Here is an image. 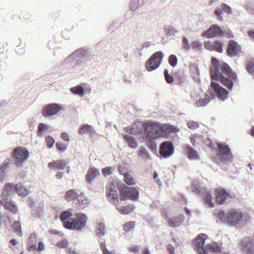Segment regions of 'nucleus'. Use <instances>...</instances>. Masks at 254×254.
<instances>
[{"instance_id":"4468645a","label":"nucleus","mask_w":254,"mask_h":254,"mask_svg":"<svg viewBox=\"0 0 254 254\" xmlns=\"http://www.w3.org/2000/svg\"><path fill=\"white\" fill-rule=\"evenodd\" d=\"M74 214L73 209L72 208H68L61 213L60 218L65 228L68 229L66 225L69 223H71Z\"/></svg>"},{"instance_id":"4be33fe9","label":"nucleus","mask_w":254,"mask_h":254,"mask_svg":"<svg viewBox=\"0 0 254 254\" xmlns=\"http://www.w3.org/2000/svg\"><path fill=\"white\" fill-rule=\"evenodd\" d=\"M214 12L217 16H221L223 12L229 15L232 14V9L229 5L222 3L219 7H216Z\"/></svg>"},{"instance_id":"9d476101","label":"nucleus","mask_w":254,"mask_h":254,"mask_svg":"<svg viewBox=\"0 0 254 254\" xmlns=\"http://www.w3.org/2000/svg\"><path fill=\"white\" fill-rule=\"evenodd\" d=\"M118 196L117 192L112 188V199L114 203L116 205V208L120 212L124 215H127L131 213L135 208V206L132 204L127 205L126 206H119L118 204Z\"/></svg>"},{"instance_id":"6e6552de","label":"nucleus","mask_w":254,"mask_h":254,"mask_svg":"<svg viewBox=\"0 0 254 254\" xmlns=\"http://www.w3.org/2000/svg\"><path fill=\"white\" fill-rule=\"evenodd\" d=\"M218 158L224 163L232 162V156L229 147L228 145H224L221 143L218 144Z\"/></svg>"},{"instance_id":"473e14b6","label":"nucleus","mask_w":254,"mask_h":254,"mask_svg":"<svg viewBox=\"0 0 254 254\" xmlns=\"http://www.w3.org/2000/svg\"><path fill=\"white\" fill-rule=\"evenodd\" d=\"M70 91L74 94L80 96H83L85 94L84 86L83 85H79L70 88Z\"/></svg>"},{"instance_id":"5fc2aeb1","label":"nucleus","mask_w":254,"mask_h":254,"mask_svg":"<svg viewBox=\"0 0 254 254\" xmlns=\"http://www.w3.org/2000/svg\"><path fill=\"white\" fill-rule=\"evenodd\" d=\"M44 213V211L42 210L41 209H38L36 210L34 213V215L35 217L40 218L43 216Z\"/></svg>"},{"instance_id":"aec40b11","label":"nucleus","mask_w":254,"mask_h":254,"mask_svg":"<svg viewBox=\"0 0 254 254\" xmlns=\"http://www.w3.org/2000/svg\"><path fill=\"white\" fill-rule=\"evenodd\" d=\"M185 220V216L183 215L170 218L168 221L169 226L176 228L181 226Z\"/></svg>"},{"instance_id":"0e129e2a","label":"nucleus","mask_w":254,"mask_h":254,"mask_svg":"<svg viewBox=\"0 0 254 254\" xmlns=\"http://www.w3.org/2000/svg\"><path fill=\"white\" fill-rule=\"evenodd\" d=\"M167 250L170 254H174L175 253V249L174 247L171 244L168 245Z\"/></svg>"},{"instance_id":"864d4df0","label":"nucleus","mask_w":254,"mask_h":254,"mask_svg":"<svg viewBox=\"0 0 254 254\" xmlns=\"http://www.w3.org/2000/svg\"><path fill=\"white\" fill-rule=\"evenodd\" d=\"M101 247L103 252V254H111V253L107 249L105 243L102 242L101 243Z\"/></svg>"},{"instance_id":"f3484780","label":"nucleus","mask_w":254,"mask_h":254,"mask_svg":"<svg viewBox=\"0 0 254 254\" xmlns=\"http://www.w3.org/2000/svg\"><path fill=\"white\" fill-rule=\"evenodd\" d=\"M241 47L238 43L233 40H230L228 44L227 53L230 57H234L241 52Z\"/></svg>"},{"instance_id":"a878e982","label":"nucleus","mask_w":254,"mask_h":254,"mask_svg":"<svg viewBox=\"0 0 254 254\" xmlns=\"http://www.w3.org/2000/svg\"><path fill=\"white\" fill-rule=\"evenodd\" d=\"M15 190L18 195L21 196H25L30 193L29 188L21 184H17L15 186Z\"/></svg>"},{"instance_id":"20e7f679","label":"nucleus","mask_w":254,"mask_h":254,"mask_svg":"<svg viewBox=\"0 0 254 254\" xmlns=\"http://www.w3.org/2000/svg\"><path fill=\"white\" fill-rule=\"evenodd\" d=\"M207 236L205 234L201 233L196 238L194 247L199 254H228L222 252V247L218 244L214 243L212 245L204 246Z\"/></svg>"},{"instance_id":"7c9ffc66","label":"nucleus","mask_w":254,"mask_h":254,"mask_svg":"<svg viewBox=\"0 0 254 254\" xmlns=\"http://www.w3.org/2000/svg\"><path fill=\"white\" fill-rule=\"evenodd\" d=\"M78 195V192L76 190H70L65 193L64 198L67 201L70 202L77 198Z\"/></svg>"},{"instance_id":"b1692460","label":"nucleus","mask_w":254,"mask_h":254,"mask_svg":"<svg viewBox=\"0 0 254 254\" xmlns=\"http://www.w3.org/2000/svg\"><path fill=\"white\" fill-rule=\"evenodd\" d=\"M100 172L98 169L95 167H92L90 168L87 172L86 178L87 181L89 184H91L93 182L94 179L99 176Z\"/></svg>"},{"instance_id":"a18cd8bd","label":"nucleus","mask_w":254,"mask_h":254,"mask_svg":"<svg viewBox=\"0 0 254 254\" xmlns=\"http://www.w3.org/2000/svg\"><path fill=\"white\" fill-rule=\"evenodd\" d=\"M188 127L190 129H195L199 127V123L197 122L189 121L187 123Z\"/></svg>"},{"instance_id":"8fccbe9b","label":"nucleus","mask_w":254,"mask_h":254,"mask_svg":"<svg viewBox=\"0 0 254 254\" xmlns=\"http://www.w3.org/2000/svg\"><path fill=\"white\" fill-rule=\"evenodd\" d=\"M102 173L105 177H107L111 174V168L110 167H105L102 169Z\"/></svg>"},{"instance_id":"c03bdc74","label":"nucleus","mask_w":254,"mask_h":254,"mask_svg":"<svg viewBox=\"0 0 254 254\" xmlns=\"http://www.w3.org/2000/svg\"><path fill=\"white\" fill-rule=\"evenodd\" d=\"M46 141L47 145L49 148H52L55 143V139L50 135L46 136Z\"/></svg>"},{"instance_id":"6e6d98bb","label":"nucleus","mask_w":254,"mask_h":254,"mask_svg":"<svg viewBox=\"0 0 254 254\" xmlns=\"http://www.w3.org/2000/svg\"><path fill=\"white\" fill-rule=\"evenodd\" d=\"M61 137L64 140L68 142L69 141V136L67 132H63L61 134Z\"/></svg>"},{"instance_id":"1a4fd4ad","label":"nucleus","mask_w":254,"mask_h":254,"mask_svg":"<svg viewBox=\"0 0 254 254\" xmlns=\"http://www.w3.org/2000/svg\"><path fill=\"white\" fill-rule=\"evenodd\" d=\"M12 154L17 165L26 161L30 157L28 151L26 148L22 147L15 148Z\"/></svg>"},{"instance_id":"9b49d317","label":"nucleus","mask_w":254,"mask_h":254,"mask_svg":"<svg viewBox=\"0 0 254 254\" xmlns=\"http://www.w3.org/2000/svg\"><path fill=\"white\" fill-rule=\"evenodd\" d=\"M160 158H167L172 155L174 152L173 143L169 141H164L160 146Z\"/></svg>"},{"instance_id":"a211bd4d","label":"nucleus","mask_w":254,"mask_h":254,"mask_svg":"<svg viewBox=\"0 0 254 254\" xmlns=\"http://www.w3.org/2000/svg\"><path fill=\"white\" fill-rule=\"evenodd\" d=\"M204 47L209 51H216L219 53H222L223 43L220 41H217L211 43L210 41H206L204 43Z\"/></svg>"},{"instance_id":"09e8293b","label":"nucleus","mask_w":254,"mask_h":254,"mask_svg":"<svg viewBox=\"0 0 254 254\" xmlns=\"http://www.w3.org/2000/svg\"><path fill=\"white\" fill-rule=\"evenodd\" d=\"M183 43L184 48L187 51H189L191 48V45L190 44L189 40L186 37H183Z\"/></svg>"},{"instance_id":"2f4dec72","label":"nucleus","mask_w":254,"mask_h":254,"mask_svg":"<svg viewBox=\"0 0 254 254\" xmlns=\"http://www.w3.org/2000/svg\"><path fill=\"white\" fill-rule=\"evenodd\" d=\"M13 192V186L11 184H6L5 187L2 190L1 197L2 199H4L8 196H10Z\"/></svg>"},{"instance_id":"58836bf2","label":"nucleus","mask_w":254,"mask_h":254,"mask_svg":"<svg viewBox=\"0 0 254 254\" xmlns=\"http://www.w3.org/2000/svg\"><path fill=\"white\" fill-rule=\"evenodd\" d=\"M134 225L135 222L134 221L127 222L123 226L124 230L127 233H129L133 229Z\"/></svg>"},{"instance_id":"4d7b16f0","label":"nucleus","mask_w":254,"mask_h":254,"mask_svg":"<svg viewBox=\"0 0 254 254\" xmlns=\"http://www.w3.org/2000/svg\"><path fill=\"white\" fill-rule=\"evenodd\" d=\"M192 189L193 191L195 192L196 193H198L201 191V190H199V187L198 186V185L195 182H193L192 185Z\"/></svg>"},{"instance_id":"4c0bfd02","label":"nucleus","mask_w":254,"mask_h":254,"mask_svg":"<svg viewBox=\"0 0 254 254\" xmlns=\"http://www.w3.org/2000/svg\"><path fill=\"white\" fill-rule=\"evenodd\" d=\"M204 199L205 203L209 205L211 207H213L214 206V203L212 202V194L209 192H207L206 193L205 196L204 197Z\"/></svg>"},{"instance_id":"412c9836","label":"nucleus","mask_w":254,"mask_h":254,"mask_svg":"<svg viewBox=\"0 0 254 254\" xmlns=\"http://www.w3.org/2000/svg\"><path fill=\"white\" fill-rule=\"evenodd\" d=\"M185 151L187 156L191 160H199L200 156L197 151L189 145L185 146Z\"/></svg>"},{"instance_id":"052dcab7","label":"nucleus","mask_w":254,"mask_h":254,"mask_svg":"<svg viewBox=\"0 0 254 254\" xmlns=\"http://www.w3.org/2000/svg\"><path fill=\"white\" fill-rule=\"evenodd\" d=\"M44 249H45L44 244L43 242H41L39 243L38 246L37 247H36V249H35V250H36V251H42L44 250Z\"/></svg>"},{"instance_id":"f03ea898","label":"nucleus","mask_w":254,"mask_h":254,"mask_svg":"<svg viewBox=\"0 0 254 254\" xmlns=\"http://www.w3.org/2000/svg\"><path fill=\"white\" fill-rule=\"evenodd\" d=\"M145 134L151 139H156L168 136L170 133L180 131L178 127L169 125H161L158 123L149 122L144 125Z\"/></svg>"},{"instance_id":"ea45409f","label":"nucleus","mask_w":254,"mask_h":254,"mask_svg":"<svg viewBox=\"0 0 254 254\" xmlns=\"http://www.w3.org/2000/svg\"><path fill=\"white\" fill-rule=\"evenodd\" d=\"M13 230L16 234L20 236L22 235L21 224L18 221H14L12 225Z\"/></svg>"},{"instance_id":"79ce46f5","label":"nucleus","mask_w":254,"mask_h":254,"mask_svg":"<svg viewBox=\"0 0 254 254\" xmlns=\"http://www.w3.org/2000/svg\"><path fill=\"white\" fill-rule=\"evenodd\" d=\"M169 64L173 67L177 65L178 63V59L175 55H171L168 58Z\"/></svg>"},{"instance_id":"39448f33","label":"nucleus","mask_w":254,"mask_h":254,"mask_svg":"<svg viewBox=\"0 0 254 254\" xmlns=\"http://www.w3.org/2000/svg\"><path fill=\"white\" fill-rule=\"evenodd\" d=\"M119 189L121 192V201L128 199L133 201L138 200L139 194V188L138 187H128L123 183L120 185Z\"/></svg>"},{"instance_id":"bb28decb","label":"nucleus","mask_w":254,"mask_h":254,"mask_svg":"<svg viewBox=\"0 0 254 254\" xmlns=\"http://www.w3.org/2000/svg\"><path fill=\"white\" fill-rule=\"evenodd\" d=\"M77 199L78 204L81 208L86 207L90 203V199L86 197L84 193L78 194Z\"/></svg>"},{"instance_id":"5701e85b","label":"nucleus","mask_w":254,"mask_h":254,"mask_svg":"<svg viewBox=\"0 0 254 254\" xmlns=\"http://www.w3.org/2000/svg\"><path fill=\"white\" fill-rule=\"evenodd\" d=\"M67 165L66 161L64 160H56L49 163L48 167L51 169L63 170Z\"/></svg>"},{"instance_id":"49530a36","label":"nucleus","mask_w":254,"mask_h":254,"mask_svg":"<svg viewBox=\"0 0 254 254\" xmlns=\"http://www.w3.org/2000/svg\"><path fill=\"white\" fill-rule=\"evenodd\" d=\"M246 68L250 74L254 75V62H251L249 63Z\"/></svg>"},{"instance_id":"a19ab883","label":"nucleus","mask_w":254,"mask_h":254,"mask_svg":"<svg viewBox=\"0 0 254 254\" xmlns=\"http://www.w3.org/2000/svg\"><path fill=\"white\" fill-rule=\"evenodd\" d=\"M166 34L168 36H174L179 33V31L172 27H166L164 28Z\"/></svg>"},{"instance_id":"c9c22d12","label":"nucleus","mask_w":254,"mask_h":254,"mask_svg":"<svg viewBox=\"0 0 254 254\" xmlns=\"http://www.w3.org/2000/svg\"><path fill=\"white\" fill-rule=\"evenodd\" d=\"M38 129L39 134L43 136L50 129V127L45 124L40 123L38 126Z\"/></svg>"},{"instance_id":"c756f323","label":"nucleus","mask_w":254,"mask_h":254,"mask_svg":"<svg viewBox=\"0 0 254 254\" xmlns=\"http://www.w3.org/2000/svg\"><path fill=\"white\" fill-rule=\"evenodd\" d=\"M145 3L144 0H130L129 9L131 11H135L136 9L140 8Z\"/></svg>"},{"instance_id":"423d86ee","label":"nucleus","mask_w":254,"mask_h":254,"mask_svg":"<svg viewBox=\"0 0 254 254\" xmlns=\"http://www.w3.org/2000/svg\"><path fill=\"white\" fill-rule=\"evenodd\" d=\"M88 218L82 213L78 212L74 214L71 223L67 225L68 230L81 231L84 229Z\"/></svg>"},{"instance_id":"cd10ccee","label":"nucleus","mask_w":254,"mask_h":254,"mask_svg":"<svg viewBox=\"0 0 254 254\" xmlns=\"http://www.w3.org/2000/svg\"><path fill=\"white\" fill-rule=\"evenodd\" d=\"M3 205L5 208L10 211L12 213L15 214L18 211L17 207L16 204L11 200L3 199Z\"/></svg>"},{"instance_id":"37998d69","label":"nucleus","mask_w":254,"mask_h":254,"mask_svg":"<svg viewBox=\"0 0 254 254\" xmlns=\"http://www.w3.org/2000/svg\"><path fill=\"white\" fill-rule=\"evenodd\" d=\"M138 155L143 158L149 159L150 158V155L148 153L147 151L144 148H141L139 149Z\"/></svg>"},{"instance_id":"69168bd1","label":"nucleus","mask_w":254,"mask_h":254,"mask_svg":"<svg viewBox=\"0 0 254 254\" xmlns=\"http://www.w3.org/2000/svg\"><path fill=\"white\" fill-rule=\"evenodd\" d=\"M67 250L68 254H79V253L74 249L68 248Z\"/></svg>"},{"instance_id":"774afa93","label":"nucleus","mask_w":254,"mask_h":254,"mask_svg":"<svg viewBox=\"0 0 254 254\" xmlns=\"http://www.w3.org/2000/svg\"><path fill=\"white\" fill-rule=\"evenodd\" d=\"M248 34L251 38L254 40V30L248 31Z\"/></svg>"},{"instance_id":"3c124183","label":"nucleus","mask_w":254,"mask_h":254,"mask_svg":"<svg viewBox=\"0 0 254 254\" xmlns=\"http://www.w3.org/2000/svg\"><path fill=\"white\" fill-rule=\"evenodd\" d=\"M8 165V163H3L2 166L0 168V179L1 180L3 178V175L5 171V168Z\"/></svg>"},{"instance_id":"0eeeda50","label":"nucleus","mask_w":254,"mask_h":254,"mask_svg":"<svg viewBox=\"0 0 254 254\" xmlns=\"http://www.w3.org/2000/svg\"><path fill=\"white\" fill-rule=\"evenodd\" d=\"M163 57L164 54L162 52H157L153 54L145 63L147 71H152L158 68Z\"/></svg>"},{"instance_id":"393cba45","label":"nucleus","mask_w":254,"mask_h":254,"mask_svg":"<svg viewBox=\"0 0 254 254\" xmlns=\"http://www.w3.org/2000/svg\"><path fill=\"white\" fill-rule=\"evenodd\" d=\"M78 133L80 135L87 133L93 135L94 133V130L92 126L88 124H84L80 126L78 129Z\"/></svg>"},{"instance_id":"72a5a7b5","label":"nucleus","mask_w":254,"mask_h":254,"mask_svg":"<svg viewBox=\"0 0 254 254\" xmlns=\"http://www.w3.org/2000/svg\"><path fill=\"white\" fill-rule=\"evenodd\" d=\"M124 138L129 146L133 148H136L137 147V143L134 137L126 134Z\"/></svg>"},{"instance_id":"7ed1b4c3","label":"nucleus","mask_w":254,"mask_h":254,"mask_svg":"<svg viewBox=\"0 0 254 254\" xmlns=\"http://www.w3.org/2000/svg\"><path fill=\"white\" fill-rule=\"evenodd\" d=\"M214 215L221 222L229 226H235L243 222V215L239 209H232L227 211L215 210Z\"/></svg>"},{"instance_id":"680f3d73","label":"nucleus","mask_w":254,"mask_h":254,"mask_svg":"<svg viewBox=\"0 0 254 254\" xmlns=\"http://www.w3.org/2000/svg\"><path fill=\"white\" fill-rule=\"evenodd\" d=\"M158 175L157 172L155 171L154 172L153 177L155 182H156L159 186L161 185V183L160 181V180L158 178Z\"/></svg>"},{"instance_id":"f704fd0d","label":"nucleus","mask_w":254,"mask_h":254,"mask_svg":"<svg viewBox=\"0 0 254 254\" xmlns=\"http://www.w3.org/2000/svg\"><path fill=\"white\" fill-rule=\"evenodd\" d=\"M37 237L35 234H32L29 238V244L30 245L29 250L30 251L34 250L36 249V244L37 243Z\"/></svg>"},{"instance_id":"ddd939ff","label":"nucleus","mask_w":254,"mask_h":254,"mask_svg":"<svg viewBox=\"0 0 254 254\" xmlns=\"http://www.w3.org/2000/svg\"><path fill=\"white\" fill-rule=\"evenodd\" d=\"M216 202L219 204H223L230 201L231 196L225 190L223 189H218L216 190Z\"/></svg>"},{"instance_id":"338daca9","label":"nucleus","mask_w":254,"mask_h":254,"mask_svg":"<svg viewBox=\"0 0 254 254\" xmlns=\"http://www.w3.org/2000/svg\"><path fill=\"white\" fill-rule=\"evenodd\" d=\"M106 191L108 196L110 197V196L111 195V188L110 184L107 187Z\"/></svg>"},{"instance_id":"c85d7f7f","label":"nucleus","mask_w":254,"mask_h":254,"mask_svg":"<svg viewBox=\"0 0 254 254\" xmlns=\"http://www.w3.org/2000/svg\"><path fill=\"white\" fill-rule=\"evenodd\" d=\"M121 174L124 175V180L125 182L128 186H132L136 184L135 180L128 172L123 173L122 171L120 170Z\"/></svg>"},{"instance_id":"bf43d9fd","label":"nucleus","mask_w":254,"mask_h":254,"mask_svg":"<svg viewBox=\"0 0 254 254\" xmlns=\"http://www.w3.org/2000/svg\"><path fill=\"white\" fill-rule=\"evenodd\" d=\"M190 45L194 49H199L201 47V45L197 41L193 42Z\"/></svg>"},{"instance_id":"e433bc0d","label":"nucleus","mask_w":254,"mask_h":254,"mask_svg":"<svg viewBox=\"0 0 254 254\" xmlns=\"http://www.w3.org/2000/svg\"><path fill=\"white\" fill-rule=\"evenodd\" d=\"M96 233L97 234L101 237L103 236L105 233V225L103 223H99L96 227Z\"/></svg>"},{"instance_id":"2eb2a0df","label":"nucleus","mask_w":254,"mask_h":254,"mask_svg":"<svg viewBox=\"0 0 254 254\" xmlns=\"http://www.w3.org/2000/svg\"><path fill=\"white\" fill-rule=\"evenodd\" d=\"M62 109L61 105L51 104L45 106L43 109V114L45 117L53 116L56 115Z\"/></svg>"},{"instance_id":"f8f14e48","label":"nucleus","mask_w":254,"mask_h":254,"mask_svg":"<svg viewBox=\"0 0 254 254\" xmlns=\"http://www.w3.org/2000/svg\"><path fill=\"white\" fill-rule=\"evenodd\" d=\"M240 246L246 254H254V239L244 238L241 243Z\"/></svg>"},{"instance_id":"dca6fc26","label":"nucleus","mask_w":254,"mask_h":254,"mask_svg":"<svg viewBox=\"0 0 254 254\" xmlns=\"http://www.w3.org/2000/svg\"><path fill=\"white\" fill-rule=\"evenodd\" d=\"M223 34L222 29L216 25L211 26L207 31L202 34V35L207 38L219 37Z\"/></svg>"},{"instance_id":"f257e3e1","label":"nucleus","mask_w":254,"mask_h":254,"mask_svg":"<svg viewBox=\"0 0 254 254\" xmlns=\"http://www.w3.org/2000/svg\"><path fill=\"white\" fill-rule=\"evenodd\" d=\"M212 66L210 73L212 80H217L221 82L229 89L231 90L234 82L237 80L236 73L233 72L229 65L226 63H220L215 58L211 60ZM229 91L219 84L212 81L210 87L207 90L204 97H200L196 100L197 107L204 106L210 101V99H218L224 101L228 98Z\"/></svg>"},{"instance_id":"6ab92c4d","label":"nucleus","mask_w":254,"mask_h":254,"mask_svg":"<svg viewBox=\"0 0 254 254\" xmlns=\"http://www.w3.org/2000/svg\"><path fill=\"white\" fill-rule=\"evenodd\" d=\"M89 52L84 49H79L72 54L67 59L68 61L78 58H83L87 59L88 58Z\"/></svg>"},{"instance_id":"de8ad7c7","label":"nucleus","mask_w":254,"mask_h":254,"mask_svg":"<svg viewBox=\"0 0 254 254\" xmlns=\"http://www.w3.org/2000/svg\"><path fill=\"white\" fill-rule=\"evenodd\" d=\"M56 145L58 149L62 152L65 151L67 148V145L62 142H58Z\"/></svg>"},{"instance_id":"e2e57ef3","label":"nucleus","mask_w":254,"mask_h":254,"mask_svg":"<svg viewBox=\"0 0 254 254\" xmlns=\"http://www.w3.org/2000/svg\"><path fill=\"white\" fill-rule=\"evenodd\" d=\"M165 80L168 83H172L174 82V78L172 75H167L165 77Z\"/></svg>"},{"instance_id":"13d9d810","label":"nucleus","mask_w":254,"mask_h":254,"mask_svg":"<svg viewBox=\"0 0 254 254\" xmlns=\"http://www.w3.org/2000/svg\"><path fill=\"white\" fill-rule=\"evenodd\" d=\"M128 249H129V250L131 252H132L133 253H139V252L140 248L139 246H137L129 247H128Z\"/></svg>"},{"instance_id":"603ef678","label":"nucleus","mask_w":254,"mask_h":254,"mask_svg":"<svg viewBox=\"0 0 254 254\" xmlns=\"http://www.w3.org/2000/svg\"><path fill=\"white\" fill-rule=\"evenodd\" d=\"M68 245V243L67 240L66 239H64L62 241L58 243L57 246L62 248H65L67 247Z\"/></svg>"}]
</instances>
